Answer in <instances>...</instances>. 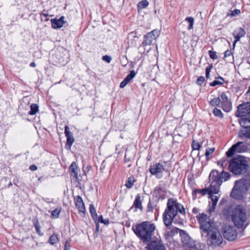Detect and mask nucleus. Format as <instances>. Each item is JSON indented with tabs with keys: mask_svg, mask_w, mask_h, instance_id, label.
Returning a JSON list of instances; mask_svg holds the SVG:
<instances>
[{
	"mask_svg": "<svg viewBox=\"0 0 250 250\" xmlns=\"http://www.w3.org/2000/svg\"><path fill=\"white\" fill-rule=\"evenodd\" d=\"M214 150L215 148L214 147L208 148L206 150L205 155L207 159H208L209 158V156L213 153Z\"/></svg>",
	"mask_w": 250,
	"mask_h": 250,
	"instance_id": "34",
	"label": "nucleus"
},
{
	"mask_svg": "<svg viewBox=\"0 0 250 250\" xmlns=\"http://www.w3.org/2000/svg\"><path fill=\"white\" fill-rule=\"evenodd\" d=\"M223 229V234L226 239L229 241H233L236 238L237 233L234 227L226 225Z\"/></svg>",
	"mask_w": 250,
	"mask_h": 250,
	"instance_id": "10",
	"label": "nucleus"
},
{
	"mask_svg": "<svg viewBox=\"0 0 250 250\" xmlns=\"http://www.w3.org/2000/svg\"><path fill=\"white\" fill-rule=\"evenodd\" d=\"M211 67H212V66H208V67H206V76L207 79L209 78V73H210Z\"/></svg>",
	"mask_w": 250,
	"mask_h": 250,
	"instance_id": "43",
	"label": "nucleus"
},
{
	"mask_svg": "<svg viewBox=\"0 0 250 250\" xmlns=\"http://www.w3.org/2000/svg\"><path fill=\"white\" fill-rule=\"evenodd\" d=\"M220 99L221 100V103H223V101H229L228 97L226 96L225 92H222L220 97Z\"/></svg>",
	"mask_w": 250,
	"mask_h": 250,
	"instance_id": "38",
	"label": "nucleus"
},
{
	"mask_svg": "<svg viewBox=\"0 0 250 250\" xmlns=\"http://www.w3.org/2000/svg\"><path fill=\"white\" fill-rule=\"evenodd\" d=\"M219 80H215L212 83H210V85L211 86H214L217 85L223 84L224 83V80L222 77H219Z\"/></svg>",
	"mask_w": 250,
	"mask_h": 250,
	"instance_id": "26",
	"label": "nucleus"
},
{
	"mask_svg": "<svg viewBox=\"0 0 250 250\" xmlns=\"http://www.w3.org/2000/svg\"><path fill=\"white\" fill-rule=\"evenodd\" d=\"M67 243H68L67 241H66L65 243L64 250H70V248L69 247H67Z\"/></svg>",
	"mask_w": 250,
	"mask_h": 250,
	"instance_id": "53",
	"label": "nucleus"
},
{
	"mask_svg": "<svg viewBox=\"0 0 250 250\" xmlns=\"http://www.w3.org/2000/svg\"><path fill=\"white\" fill-rule=\"evenodd\" d=\"M214 194H209V198H211V204L210 206V208H209V212L210 214L211 213V212H214L215 208H216V204L218 201V199L219 198V196H214Z\"/></svg>",
	"mask_w": 250,
	"mask_h": 250,
	"instance_id": "17",
	"label": "nucleus"
},
{
	"mask_svg": "<svg viewBox=\"0 0 250 250\" xmlns=\"http://www.w3.org/2000/svg\"><path fill=\"white\" fill-rule=\"evenodd\" d=\"M178 211L181 214L185 213V209L182 205L174 199H169L167 202V208L163 215V221L166 226H169L171 224L177 215Z\"/></svg>",
	"mask_w": 250,
	"mask_h": 250,
	"instance_id": "2",
	"label": "nucleus"
},
{
	"mask_svg": "<svg viewBox=\"0 0 250 250\" xmlns=\"http://www.w3.org/2000/svg\"><path fill=\"white\" fill-rule=\"evenodd\" d=\"M222 108L224 111L226 112H229L231 109V103L229 100L228 101H223L221 103Z\"/></svg>",
	"mask_w": 250,
	"mask_h": 250,
	"instance_id": "20",
	"label": "nucleus"
},
{
	"mask_svg": "<svg viewBox=\"0 0 250 250\" xmlns=\"http://www.w3.org/2000/svg\"><path fill=\"white\" fill-rule=\"evenodd\" d=\"M249 187H250V174L235 182L231 192V197L236 199H241Z\"/></svg>",
	"mask_w": 250,
	"mask_h": 250,
	"instance_id": "7",
	"label": "nucleus"
},
{
	"mask_svg": "<svg viewBox=\"0 0 250 250\" xmlns=\"http://www.w3.org/2000/svg\"><path fill=\"white\" fill-rule=\"evenodd\" d=\"M35 226L36 228V230L37 232L40 235H42V233H41V231L40 230V226L39 224L38 221H37V222L35 224Z\"/></svg>",
	"mask_w": 250,
	"mask_h": 250,
	"instance_id": "39",
	"label": "nucleus"
},
{
	"mask_svg": "<svg viewBox=\"0 0 250 250\" xmlns=\"http://www.w3.org/2000/svg\"><path fill=\"white\" fill-rule=\"evenodd\" d=\"M199 211V209L198 208H193L192 209V212L193 213H194V214H196Z\"/></svg>",
	"mask_w": 250,
	"mask_h": 250,
	"instance_id": "50",
	"label": "nucleus"
},
{
	"mask_svg": "<svg viewBox=\"0 0 250 250\" xmlns=\"http://www.w3.org/2000/svg\"><path fill=\"white\" fill-rule=\"evenodd\" d=\"M210 104L213 106H218L221 103V100L220 98H215L212 99L210 102Z\"/></svg>",
	"mask_w": 250,
	"mask_h": 250,
	"instance_id": "27",
	"label": "nucleus"
},
{
	"mask_svg": "<svg viewBox=\"0 0 250 250\" xmlns=\"http://www.w3.org/2000/svg\"><path fill=\"white\" fill-rule=\"evenodd\" d=\"M128 83V82L125 80V79L121 83H120V87L121 88H124L125 87L127 84Z\"/></svg>",
	"mask_w": 250,
	"mask_h": 250,
	"instance_id": "45",
	"label": "nucleus"
},
{
	"mask_svg": "<svg viewBox=\"0 0 250 250\" xmlns=\"http://www.w3.org/2000/svg\"><path fill=\"white\" fill-rule=\"evenodd\" d=\"M29 169L31 171H35V170L37 169V167L36 166H35V165H32L30 166Z\"/></svg>",
	"mask_w": 250,
	"mask_h": 250,
	"instance_id": "48",
	"label": "nucleus"
},
{
	"mask_svg": "<svg viewBox=\"0 0 250 250\" xmlns=\"http://www.w3.org/2000/svg\"><path fill=\"white\" fill-rule=\"evenodd\" d=\"M61 212V210L59 209H56L53 210L51 213V216L53 218H58Z\"/></svg>",
	"mask_w": 250,
	"mask_h": 250,
	"instance_id": "35",
	"label": "nucleus"
},
{
	"mask_svg": "<svg viewBox=\"0 0 250 250\" xmlns=\"http://www.w3.org/2000/svg\"><path fill=\"white\" fill-rule=\"evenodd\" d=\"M209 54L210 57L213 60L216 59L217 58V56L216 55L215 52L209 51Z\"/></svg>",
	"mask_w": 250,
	"mask_h": 250,
	"instance_id": "41",
	"label": "nucleus"
},
{
	"mask_svg": "<svg viewBox=\"0 0 250 250\" xmlns=\"http://www.w3.org/2000/svg\"><path fill=\"white\" fill-rule=\"evenodd\" d=\"M109 223V221L108 219L104 220V224L105 225H108Z\"/></svg>",
	"mask_w": 250,
	"mask_h": 250,
	"instance_id": "55",
	"label": "nucleus"
},
{
	"mask_svg": "<svg viewBox=\"0 0 250 250\" xmlns=\"http://www.w3.org/2000/svg\"><path fill=\"white\" fill-rule=\"evenodd\" d=\"M213 112L215 116H217L220 118H222L223 116V114L222 111L220 109L216 108L214 109Z\"/></svg>",
	"mask_w": 250,
	"mask_h": 250,
	"instance_id": "31",
	"label": "nucleus"
},
{
	"mask_svg": "<svg viewBox=\"0 0 250 250\" xmlns=\"http://www.w3.org/2000/svg\"><path fill=\"white\" fill-rule=\"evenodd\" d=\"M136 75V73L134 70H132L130 73L127 75L125 78V80L129 83Z\"/></svg>",
	"mask_w": 250,
	"mask_h": 250,
	"instance_id": "30",
	"label": "nucleus"
},
{
	"mask_svg": "<svg viewBox=\"0 0 250 250\" xmlns=\"http://www.w3.org/2000/svg\"><path fill=\"white\" fill-rule=\"evenodd\" d=\"M75 205L79 212L84 213L85 208L82 198L80 196H77L75 200Z\"/></svg>",
	"mask_w": 250,
	"mask_h": 250,
	"instance_id": "16",
	"label": "nucleus"
},
{
	"mask_svg": "<svg viewBox=\"0 0 250 250\" xmlns=\"http://www.w3.org/2000/svg\"><path fill=\"white\" fill-rule=\"evenodd\" d=\"M39 111V106L37 104H32L30 105V111L29 114L31 115H35Z\"/></svg>",
	"mask_w": 250,
	"mask_h": 250,
	"instance_id": "22",
	"label": "nucleus"
},
{
	"mask_svg": "<svg viewBox=\"0 0 250 250\" xmlns=\"http://www.w3.org/2000/svg\"><path fill=\"white\" fill-rule=\"evenodd\" d=\"M186 21L189 22V25L188 26V29L190 30L193 28V25L194 22V19L192 17H187Z\"/></svg>",
	"mask_w": 250,
	"mask_h": 250,
	"instance_id": "29",
	"label": "nucleus"
},
{
	"mask_svg": "<svg viewBox=\"0 0 250 250\" xmlns=\"http://www.w3.org/2000/svg\"><path fill=\"white\" fill-rule=\"evenodd\" d=\"M240 13V10L238 9H235L231 11V13L229 14L228 13L227 16H230L231 17H234L237 15H238Z\"/></svg>",
	"mask_w": 250,
	"mask_h": 250,
	"instance_id": "37",
	"label": "nucleus"
},
{
	"mask_svg": "<svg viewBox=\"0 0 250 250\" xmlns=\"http://www.w3.org/2000/svg\"><path fill=\"white\" fill-rule=\"evenodd\" d=\"M155 229V225L149 221L139 224L133 229L135 234L143 242H148L151 240Z\"/></svg>",
	"mask_w": 250,
	"mask_h": 250,
	"instance_id": "3",
	"label": "nucleus"
},
{
	"mask_svg": "<svg viewBox=\"0 0 250 250\" xmlns=\"http://www.w3.org/2000/svg\"><path fill=\"white\" fill-rule=\"evenodd\" d=\"M205 81V78L203 76L199 77L197 80V83L201 85Z\"/></svg>",
	"mask_w": 250,
	"mask_h": 250,
	"instance_id": "40",
	"label": "nucleus"
},
{
	"mask_svg": "<svg viewBox=\"0 0 250 250\" xmlns=\"http://www.w3.org/2000/svg\"><path fill=\"white\" fill-rule=\"evenodd\" d=\"M148 4H149V3L147 0H142V1H140V2H139L138 5V8H140V9L145 8L148 6Z\"/></svg>",
	"mask_w": 250,
	"mask_h": 250,
	"instance_id": "28",
	"label": "nucleus"
},
{
	"mask_svg": "<svg viewBox=\"0 0 250 250\" xmlns=\"http://www.w3.org/2000/svg\"><path fill=\"white\" fill-rule=\"evenodd\" d=\"M98 221L99 222H101L103 224L104 223V220L102 215H100L99 217H98Z\"/></svg>",
	"mask_w": 250,
	"mask_h": 250,
	"instance_id": "47",
	"label": "nucleus"
},
{
	"mask_svg": "<svg viewBox=\"0 0 250 250\" xmlns=\"http://www.w3.org/2000/svg\"><path fill=\"white\" fill-rule=\"evenodd\" d=\"M248 147L247 144L243 142H238L233 145L226 152V155L229 157L236 153H242L247 151Z\"/></svg>",
	"mask_w": 250,
	"mask_h": 250,
	"instance_id": "9",
	"label": "nucleus"
},
{
	"mask_svg": "<svg viewBox=\"0 0 250 250\" xmlns=\"http://www.w3.org/2000/svg\"><path fill=\"white\" fill-rule=\"evenodd\" d=\"M201 250H204L203 248H201Z\"/></svg>",
	"mask_w": 250,
	"mask_h": 250,
	"instance_id": "57",
	"label": "nucleus"
},
{
	"mask_svg": "<svg viewBox=\"0 0 250 250\" xmlns=\"http://www.w3.org/2000/svg\"><path fill=\"white\" fill-rule=\"evenodd\" d=\"M30 66L31 67H35L36 66V63L34 62H32L30 64Z\"/></svg>",
	"mask_w": 250,
	"mask_h": 250,
	"instance_id": "54",
	"label": "nucleus"
},
{
	"mask_svg": "<svg viewBox=\"0 0 250 250\" xmlns=\"http://www.w3.org/2000/svg\"><path fill=\"white\" fill-rule=\"evenodd\" d=\"M231 51L229 50H227L224 53V58H226L227 57H229L231 55Z\"/></svg>",
	"mask_w": 250,
	"mask_h": 250,
	"instance_id": "46",
	"label": "nucleus"
},
{
	"mask_svg": "<svg viewBox=\"0 0 250 250\" xmlns=\"http://www.w3.org/2000/svg\"><path fill=\"white\" fill-rule=\"evenodd\" d=\"M146 250H166L164 244L161 239L151 241L146 247Z\"/></svg>",
	"mask_w": 250,
	"mask_h": 250,
	"instance_id": "11",
	"label": "nucleus"
},
{
	"mask_svg": "<svg viewBox=\"0 0 250 250\" xmlns=\"http://www.w3.org/2000/svg\"><path fill=\"white\" fill-rule=\"evenodd\" d=\"M103 60L109 63L111 60V58L107 55L104 56L102 58Z\"/></svg>",
	"mask_w": 250,
	"mask_h": 250,
	"instance_id": "44",
	"label": "nucleus"
},
{
	"mask_svg": "<svg viewBox=\"0 0 250 250\" xmlns=\"http://www.w3.org/2000/svg\"><path fill=\"white\" fill-rule=\"evenodd\" d=\"M133 205L136 208H139L140 209H142V202L141 201V197L140 195L138 194L136 196Z\"/></svg>",
	"mask_w": 250,
	"mask_h": 250,
	"instance_id": "21",
	"label": "nucleus"
},
{
	"mask_svg": "<svg viewBox=\"0 0 250 250\" xmlns=\"http://www.w3.org/2000/svg\"><path fill=\"white\" fill-rule=\"evenodd\" d=\"M65 135L66 138L73 136L71 132H67L66 133H65Z\"/></svg>",
	"mask_w": 250,
	"mask_h": 250,
	"instance_id": "49",
	"label": "nucleus"
},
{
	"mask_svg": "<svg viewBox=\"0 0 250 250\" xmlns=\"http://www.w3.org/2000/svg\"><path fill=\"white\" fill-rule=\"evenodd\" d=\"M67 132H70V131H69V127H68V126L66 125V126H65V132H64V133H67Z\"/></svg>",
	"mask_w": 250,
	"mask_h": 250,
	"instance_id": "52",
	"label": "nucleus"
},
{
	"mask_svg": "<svg viewBox=\"0 0 250 250\" xmlns=\"http://www.w3.org/2000/svg\"><path fill=\"white\" fill-rule=\"evenodd\" d=\"M225 162V160H221L220 161H219L218 162H217V164L218 165H223V163Z\"/></svg>",
	"mask_w": 250,
	"mask_h": 250,
	"instance_id": "51",
	"label": "nucleus"
},
{
	"mask_svg": "<svg viewBox=\"0 0 250 250\" xmlns=\"http://www.w3.org/2000/svg\"><path fill=\"white\" fill-rule=\"evenodd\" d=\"M99 229V226L97 225V229H96V230L98 231Z\"/></svg>",
	"mask_w": 250,
	"mask_h": 250,
	"instance_id": "56",
	"label": "nucleus"
},
{
	"mask_svg": "<svg viewBox=\"0 0 250 250\" xmlns=\"http://www.w3.org/2000/svg\"><path fill=\"white\" fill-rule=\"evenodd\" d=\"M231 217L232 221L237 228L241 229L247 226V210L244 206H236L231 212Z\"/></svg>",
	"mask_w": 250,
	"mask_h": 250,
	"instance_id": "4",
	"label": "nucleus"
},
{
	"mask_svg": "<svg viewBox=\"0 0 250 250\" xmlns=\"http://www.w3.org/2000/svg\"><path fill=\"white\" fill-rule=\"evenodd\" d=\"M69 170L71 175L76 179H79V173L77 166L75 162H73L69 167Z\"/></svg>",
	"mask_w": 250,
	"mask_h": 250,
	"instance_id": "19",
	"label": "nucleus"
},
{
	"mask_svg": "<svg viewBox=\"0 0 250 250\" xmlns=\"http://www.w3.org/2000/svg\"><path fill=\"white\" fill-rule=\"evenodd\" d=\"M159 32L157 30H153L151 32L148 33L145 36V40L143 42L144 46L147 45H150L155 41L156 38L159 36Z\"/></svg>",
	"mask_w": 250,
	"mask_h": 250,
	"instance_id": "12",
	"label": "nucleus"
},
{
	"mask_svg": "<svg viewBox=\"0 0 250 250\" xmlns=\"http://www.w3.org/2000/svg\"><path fill=\"white\" fill-rule=\"evenodd\" d=\"M59 241V237L57 234H53L49 238V242L50 244L54 245Z\"/></svg>",
	"mask_w": 250,
	"mask_h": 250,
	"instance_id": "24",
	"label": "nucleus"
},
{
	"mask_svg": "<svg viewBox=\"0 0 250 250\" xmlns=\"http://www.w3.org/2000/svg\"><path fill=\"white\" fill-rule=\"evenodd\" d=\"M64 17H62L59 19L51 20V23L53 28H60L63 26L64 21H63Z\"/></svg>",
	"mask_w": 250,
	"mask_h": 250,
	"instance_id": "18",
	"label": "nucleus"
},
{
	"mask_svg": "<svg viewBox=\"0 0 250 250\" xmlns=\"http://www.w3.org/2000/svg\"><path fill=\"white\" fill-rule=\"evenodd\" d=\"M74 139L73 137H69L67 138L66 145L70 147L72 145L73 143H74Z\"/></svg>",
	"mask_w": 250,
	"mask_h": 250,
	"instance_id": "36",
	"label": "nucleus"
},
{
	"mask_svg": "<svg viewBox=\"0 0 250 250\" xmlns=\"http://www.w3.org/2000/svg\"><path fill=\"white\" fill-rule=\"evenodd\" d=\"M194 192L195 193H200L202 195H205L207 193L208 194V195L211 194H214L213 193L210 192V188L208 189L205 188L202 189H195Z\"/></svg>",
	"mask_w": 250,
	"mask_h": 250,
	"instance_id": "23",
	"label": "nucleus"
},
{
	"mask_svg": "<svg viewBox=\"0 0 250 250\" xmlns=\"http://www.w3.org/2000/svg\"><path fill=\"white\" fill-rule=\"evenodd\" d=\"M182 242L184 247L186 248H189L191 250H195L196 248L194 247V244L188 236H186L183 237L182 239Z\"/></svg>",
	"mask_w": 250,
	"mask_h": 250,
	"instance_id": "15",
	"label": "nucleus"
},
{
	"mask_svg": "<svg viewBox=\"0 0 250 250\" xmlns=\"http://www.w3.org/2000/svg\"><path fill=\"white\" fill-rule=\"evenodd\" d=\"M197 218L200 223L202 236L207 240L208 244L213 246L221 244L223 237L214 223L210 221L209 217L206 214L199 213Z\"/></svg>",
	"mask_w": 250,
	"mask_h": 250,
	"instance_id": "1",
	"label": "nucleus"
},
{
	"mask_svg": "<svg viewBox=\"0 0 250 250\" xmlns=\"http://www.w3.org/2000/svg\"><path fill=\"white\" fill-rule=\"evenodd\" d=\"M201 147L199 143L193 140L192 143V147L194 150H199Z\"/></svg>",
	"mask_w": 250,
	"mask_h": 250,
	"instance_id": "33",
	"label": "nucleus"
},
{
	"mask_svg": "<svg viewBox=\"0 0 250 250\" xmlns=\"http://www.w3.org/2000/svg\"><path fill=\"white\" fill-rule=\"evenodd\" d=\"M235 115L237 117H242L239 120L240 125L244 128H248L249 125H246V124L250 123V102L240 104L237 107Z\"/></svg>",
	"mask_w": 250,
	"mask_h": 250,
	"instance_id": "8",
	"label": "nucleus"
},
{
	"mask_svg": "<svg viewBox=\"0 0 250 250\" xmlns=\"http://www.w3.org/2000/svg\"><path fill=\"white\" fill-rule=\"evenodd\" d=\"M149 170L152 175H158L163 172L164 168L160 163H156L150 166Z\"/></svg>",
	"mask_w": 250,
	"mask_h": 250,
	"instance_id": "13",
	"label": "nucleus"
},
{
	"mask_svg": "<svg viewBox=\"0 0 250 250\" xmlns=\"http://www.w3.org/2000/svg\"><path fill=\"white\" fill-rule=\"evenodd\" d=\"M229 168L234 174L241 175L247 172L249 168V166L245 157L239 156L230 160Z\"/></svg>",
	"mask_w": 250,
	"mask_h": 250,
	"instance_id": "6",
	"label": "nucleus"
},
{
	"mask_svg": "<svg viewBox=\"0 0 250 250\" xmlns=\"http://www.w3.org/2000/svg\"><path fill=\"white\" fill-rule=\"evenodd\" d=\"M188 35L185 31L182 32V33L180 35V39L183 40L184 42L185 43H187L188 41Z\"/></svg>",
	"mask_w": 250,
	"mask_h": 250,
	"instance_id": "32",
	"label": "nucleus"
},
{
	"mask_svg": "<svg viewBox=\"0 0 250 250\" xmlns=\"http://www.w3.org/2000/svg\"><path fill=\"white\" fill-rule=\"evenodd\" d=\"M246 33L244 29L240 27L236 29L233 33V36L235 39L233 42V46H234L236 43L239 41L241 38L244 37Z\"/></svg>",
	"mask_w": 250,
	"mask_h": 250,
	"instance_id": "14",
	"label": "nucleus"
},
{
	"mask_svg": "<svg viewBox=\"0 0 250 250\" xmlns=\"http://www.w3.org/2000/svg\"><path fill=\"white\" fill-rule=\"evenodd\" d=\"M133 185V182H132V179L131 178H129L127 182L125 184V186L128 188H131Z\"/></svg>",
	"mask_w": 250,
	"mask_h": 250,
	"instance_id": "42",
	"label": "nucleus"
},
{
	"mask_svg": "<svg viewBox=\"0 0 250 250\" xmlns=\"http://www.w3.org/2000/svg\"><path fill=\"white\" fill-rule=\"evenodd\" d=\"M230 177V174L224 171L220 173L216 170H212L209 175V179L211 182L210 192L218 193L220 186L223 181H226Z\"/></svg>",
	"mask_w": 250,
	"mask_h": 250,
	"instance_id": "5",
	"label": "nucleus"
},
{
	"mask_svg": "<svg viewBox=\"0 0 250 250\" xmlns=\"http://www.w3.org/2000/svg\"><path fill=\"white\" fill-rule=\"evenodd\" d=\"M89 211H90L91 215L93 219H95L96 218H97L98 217V215L96 213V209H95L94 206L92 204L90 205Z\"/></svg>",
	"mask_w": 250,
	"mask_h": 250,
	"instance_id": "25",
	"label": "nucleus"
}]
</instances>
